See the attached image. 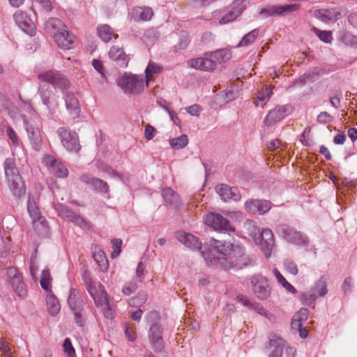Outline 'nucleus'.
<instances>
[{"mask_svg": "<svg viewBox=\"0 0 357 357\" xmlns=\"http://www.w3.org/2000/svg\"><path fill=\"white\" fill-rule=\"evenodd\" d=\"M92 64L93 68L101 75L102 77L105 78L102 61L98 59H94Z\"/></svg>", "mask_w": 357, "mask_h": 357, "instance_id": "obj_61", "label": "nucleus"}, {"mask_svg": "<svg viewBox=\"0 0 357 357\" xmlns=\"http://www.w3.org/2000/svg\"><path fill=\"white\" fill-rule=\"evenodd\" d=\"M314 15L324 22H335L342 17V13L337 8L317 10Z\"/></svg>", "mask_w": 357, "mask_h": 357, "instance_id": "obj_25", "label": "nucleus"}, {"mask_svg": "<svg viewBox=\"0 0 357 357\" xmlns=\"http://www.w3.org/2000/svg\"><path fill=\"white\" fill-rule=\"evenodd\" d=\"M310 289H314V291L318 296H324L328 293L327 282L326 278L322 275L319 280L314 284V286Z\"/></svg>", "mask_w": 357, "mask_h": 357, "instance_id": "obj_35", "label": "nucleus"}, {"mask_svg": "<svg viewBox=\"0 0 357 357\" xmlns=\"http://www.w3.org/2000/svg\"><path fill=\"white\" fill-rule=\"evenodd\" d=\"M17 26L26 33L33 36L36 33V26L31 18L21 10H17L13 15Z\"/></svg>", "mask_w": 357, "mask_h": 357, "instance_id": "obj_16", "label": "nucleus"}, {"mask_svg": "<svg viewBox=\"0 0 357 357\" xmlns=\"http://www.w3.org/2000/svg\"><path fill=\"white\" fill-rule=\"evenodd\" d=\"M108 56L110 59L116 61L120 67L124 68L128 64V56L125 53L123 48L118 46H112L108 52Z\"/></svg>", "mask_w": 357, "mask_h": 357, "instance_id": "obj_23", "label": "nucleus"}, {"mask_svg": "<svg viewBox=\"0 0 357 357\" xmlns=\"http://www.w3.org/2000/svg\"><path fill=\"white\" fill-rule=\"evenodd\" d=\"M213 250L201 252L202 257L209 266H218L225 270L232 268H242L247 266L243 261L244 248L239 244L225 241L211 239Z\"/></svg>", "mask_w": 357, "mask_h": 357, "instance_id": "obj_1", "label": "nucleus"}, {"mask_svg": "<svg viewBox=\"0 0 357 357\" xmlns=\"http://www.w3.org/2000/svg\"><path fill=\"white\" fill-rule=\"evenodd\" d=\"M317 294L314 291V289H310L308 293L301 294V300L304 305L311 306L314 303L317 298Z\"/></svg>", "mask_w": 357, "mask_h": 357, "instance_id": "obj_41", "label": "nucleus"}, {"mask_svg": "<svg viewBox=\"0 0 357 357\" xmlns=\"http://www.w3.org/2000/svg\"><path fill=\"white\" fill-rule=\"evenodd\" d=\"M285 269L291 274L296 275L298 273L296 264L290 259H287L284 261Z\"/></svg>", "mask_w": 357, "mask_h": 357, "instance_id": "obj_47", "label": "nucleus"}, {"mask_svg": "<svg viewBox=\"0 0 357 357\" xmlns=\"http://www.w3.org/2000/svg\"><path fill=\"white\" fill-rule=\"evenodd\" d=\"M258 199H252L247 201L245 203V208L246 211L250 213L255 214L258 213Z\"/></svg>", "mask_w": 357, "mask_h": 357, "instance_id": "obj_48", "label": "nucleus"}, {"mask_svg": "<svg viewBox=\"0 0 357 357\" xmlns=\"http://www.w3.org/2000/svg\"><path fill=\"white\" fill-rule=\"evenodd\" d=\"M144 271L145 266L142 261H139L136 269V277L139 282H142L144 280Z\"/></svg>", "mask_w": 357, "mask_h": 357, "instance_id": "obj_58", "label": "nucleus"}, {"mask_svg": "<svg viewBox=\"0 0 357 357\" xmlns=\"http://www.w3.org/2000/svg\"><path fill=\"white\" fill-rule=\"evenodd\" d=\"M116 83L126 94L137 95L142 93L144 89L143 75H137L126 73L118 78Z\"/></svg>", "mask_w": 357, "mask_h": 357, "instance_id": "obj_4", "label": "nucleus"}, {"mask_svg": "<svg viewBox=\"0 0 357 357\" xmlns=\"http://www.w3.org/2000/svg\"><path fill=\"white\" fill-rule=\"evenodd\" d=\"M112 243L114 248V250L112 253V257L114 258L121 252V247L122 245V241L119 238H114L112 240Z\"/></svg>", "mask_w": 357, "mask_h": 357, "instance_id": "obj_55", "label": "nucleus"}, {"mask_svg": "<svg viewBox=\"0 0 357 357\" xmlns=\"http://www.w3.org/2000/svg\"><path fill=\"white\" fill-rule=\"evenodd\" d=\"M244 227L248 230V234L255 241L258 236H259L261 231L255 226V222L252 220H247L244 225Z\"/></svg>", "mask_w": 357, "mask_h": 357, "instance_id": "obj_38", "label": "nucleus"}, {"mask_svg": "<svg viewBox=\"0 0 357 357\" xmlns=\"http://www.w3.org/2000/svg\"><path fill=\"white\" fill-rule=\"evenodd\" d=\"M259 31L258 29H255L245 34L241 40L237 45V47L248 46L253 43L257 37L259 36Z\"/></svg>", "mask_w": 357, "mask_h": 357, "instance_id": "obj_36", "label": "nucleus"}, {"mask_svg": "<svg viewBox=\"0 0 357 357\" xmlns=\"http://www.w3.org/2000/svg\"><path fill=\"white\" fill-rule=\"evenodd\" d=\"M314 33L317 34V36L319 37V38L326 43H328L331 42V40L333 38L332 34L331 31H321L317 28L314 29Z\"/></svg>", "mask_w": 357, "mask_h": 357, "instance_id": "obj_45", "label": "nucleus"}, {"mask_svg": "<svg viewBox=\"0 0 357 357\" xmlns=\"http://www.w3.org/2000/svg\"><path fill=\"white\" fill-rule=\"evenodd\" d=\"M215 190L225 202L229 200L237 202L241 199L240 192L235 187H230L227 184H220L216 186Z\"/></svg>", "mask_w": 357, "mask_h": 357, "instance_id": "obj_20", "label": "nucleus"}, {"mask_svg": "<svg viewBox=\"0 0 357 357\" xmlns=\"http://www.w3.org/2000/svg\"><path fill=\"white\" fill-rule=\"evenodd\" d=\"M8 275L10 278V283L16 294L22 298L25 297L27 294V289L23 282L22 275L14 268L8 269Z\"/></svg>", "mask_w": 357, "mask_h": 357, "instance_id": "obj_14", "label": "nucleus"}, {"mask_svg": "<svg viewBox=\"0 0 357 357\" xmlns=\"http://www.w3.org/2000/svg\"><path fill=\"white\" fill-rule=\"evenodd\" d=\"M43 162L50 172L58 177L66 178L68 175V170L59 161L53 156L47 155L45 157Z\"/></svg>", "mask_w": 357, "mask_h": 357, "instance_id": "obj_18", "label": "nucleus"}, {"mask_svg": "<svg viewBox=\"0 0 357 357\" xmlns=\"http://www.w3.org/2000/svg\"><path fill=\"white\" fill-rule=\"evenodd\" d=\"M37 78L40 82H48L58 88L62 92L63 99L70 115L73 119L79 117L81 112L79 102L75 93L68 91L71 83L65 75L56 70H48L39 73Z\"/></svg>", "mask_w": 357, "mask_h": 357, "instance_id": "obj_2", "label": "nucleus"}, {"mask_svg": "<svg viewBox=\"0 0 357 357\" xmlns=\"http://www.w3.org/2000/svg\"><path fill=\"white\" fill-rule=\"evenodd\" d=\"M51 276L49 270H43L42 272V275L40 278V285L41 287L46 290L50 291V282H51Z\"/></svg>", "mask_w": 357, "mask_h": 357, "instance_id": "obj_43", "label": "nucleus"}, {"mask_svg": "<svg viewBox=\"0 0 357 357\" xmlns=\"http://www.w3.org/2000/svg\"><path fill=\"white\" fill-rule=\"evenodd\" d=\"M274 274L280 284H281L289 292L295 293L296 289L289 283L277 268L273 269Z\"/></svg>", "mask_w": 357, "mask_h": 357, "instance_id": "obj_39", "label": "nucleus"}, {"mask_svg": "<svg viewBox=\"0 0 357 357\" xmlns=\"http://www.w3.org/2000/svg\"><path fill=\"white\" fill-rule=\"evenodd\" d=\"M286 112L284 106L276 107L267 114L264 121V124L268 127L273 126L285 116Z\"/></svg>", "mask_w": 357, "mask_h": 357, "instance_id": "obj_26", "label": "nucleus"}, {"mask_svg": "<svg viewBox=\"0 0 357 357\" xmlns=\"http://www.w3.org/2000/svg\"><path fill=\"white\" fill-rule=\"evenodd\" d=\"M53 207L56 211L58 215L63 220L72 222L75 225L82 228L88 227L89 223L68 206L59 203H54Z\"/></svg>", "mask_w": 357, "mask_h": 357, "instance_id": "obj_8", "label": "nucleus"}, {"mask_svg": "<svg viewBox=\"0 0 357 357\" xmlns=\"http://www.w3.org/2000/svg\"><path fill=\"white\" fill-rule=\"evenodd\" d=\"M162 333L163 328L159 324L155 323L151 326L149 338L155 352H161L165 347Z\"/></svg>", "mask_w": 357, "mask_h": 357, "instance_id": "obj_12", "label": "nucleus"}, {"mask_svg": "<svg viewBox=\"0 0 357 357\" xmlns=\"http://www.w3.org/2000/svg\"><path fill=\"white\" fill-rule=\"evenodd\" d=\"M66 25L59 18L51 17L45 24V29L47 32L53 34L65 31Z\"/></svg>", "mask_w": 357, "mask_h": 357, "instance_id": "obj_27", "label": "nucleus"}, {"mask_svg": "<svg viewBox=\"0 0 357 357\" xmlns=\"http://www.w3.org/2000/svg\"><path fill=\"white\" fill-rule=\"evenodd\" d=\"M137 289V284L135 282H126L123 289L122 292L126 295L129 296L131 294L134 293Z\"/></svg>", "mask_w": 357, "mask_h": 357, "instance_id": "obj_52", "label": "nucleus"}, {"mask_svg": "<svg viewBox=\"0 0 357 357\" xmlns=\"http://www.w3.org/2000/svg\"><path fill=\"white\" fill-rule=\"evenodd\" d=\"M321 73L322 69L317 67L305 72L304 77H306L307 82H313Z\"/></svg>", "mask_w": 357, "mask_h": 357, "instance_id": "obj_44", "label": "nucleus"}, {"mask_svg": "<svg viewBox=\"0 0 357 357\" xmlns=\"http://www.w3.org/2000/svg\"><path fill=\"white\" fill-rule=\"evenodd\" d=\"M162 195L167 204L172 205L174 207L178 206L179 197L172 188H164Z\"/></svg>", "mask_w": 357, "mask_h": 357, "instance_id": "obj_33", "label": "nucleus"}, {"mask_svg": "<svg viewBox=\"0 0 357 357\" xmlns=\"http://www.w3.org/2000/svg\"><path fill=\"white\" fill-rule=\"evenodd\" d=\"M250 284L252 291L259 300L267 299L271 294L268 280L260 275H254L251 278Z\"/></svg>", "mask_w": 357, "mask_h": 357, "instance_id": "obj_9", "label": "nucleus"}, {"mask_svg": "<svg viewBox=\"0 0 357 357\" xmlns=\"http://www.w3.org/2000/svg\"><path fill=\"white\" fill-rule=\"evenodd\" d=\"M333 120V117L326 112H321L317 117V121L321 124H326Z\"/></svg>", "mask_w": 357, "mask_h": 357, "instance_id": "obj_50", "label": "nucleus"}, {"mask_svg": "<svg viewBox=\"0 0 357 357\" xmlns=\"http://www.w3.org/2000/svg\"><path fill=\"white\" fill-rule=\"evenodd\" d=\"M27 210L33 222L40 218V213L33 201L29 200Z\"/></svg>", "mask_w": 357, "mask_h": 357, "instance_id": "obj_42", "label": "nucleus"}, {"mask_svg": "<svg viewBox=\"0 0 357 357\" xmlns=\"http://www.w3.org/2000/svg\"><path fill=\"white\" fill-rule=\"evenodd\" d=\"M98 305L101 306L103 314L107 319H112L114 317V311L108 300L107 294L104 290L100 293Z\"/></svg>", "mask_w": 357, "mask_h": 357, "instance_id": "obj_29", "label": "nucleus"}, {"mask_svg": "<svg viewBox=\"0 0 357 357\" xmlns=\"http://www.w3.org/2000/svg\"><path fill=\"white\" fill-rule=\"evenodd\" d=\"M286 344L287 342L281 337L275 334L271 335L266 348L273 349L271 351L267 357H282Z\"/></svg>", "mask_w": 357, "mask_h": 357, "instance_id": "obj_19", "label": "nucleus"}, {"mask_svg": "<svg viewBox=\"0 0 357 357\" xmlns=\"http://www.w3.org/2000/svg\"><path fill=\"white\" fill-rule=\"evenodd\" d=\"M277 231L287 241L293 244L306 246L309 243V240L306 236L287 225H279L277 228Z\"/></svg>", "mask_w": 357, "mask_h": 357, "instance_id": "obj_7", "label": "nucleus"}, {"mask_svg": "<svg viewBox=\"0 0 357 357\" xmlns=\"http://www.w3.org/2000/svg\"><path fill=\"white\" fill-rule=\"evenodd\" d=\"M345 140H346L345 134L342 131H339L338 133L334 137L333 142L335 144H343L344 143Z\"/></svg>", "mask_w": 357, "mask_h": 357, "instance_id": "obj_63", "label": "nucleus"}, {"mask_svg": "<svg viewBox=\"0 0 357 357\" xmlns=\"http://www.w3.org/2000/svg\"><path fill=\"white\" fill-rule=\"evenodd\" d=\"M271 95V90L266 89L264 91H262L258 93L257 99L260 101H267L270 99Z\"/></svg>", "mask_w": 357, "mask_h": 357, "instance_id": "obj_60", "label": "nucleus"}, {"mask_svg": "<svg viewBox=\"0 0 357 357\" xmlns=\"http://www.w3.org/2000/svg\"><path fill=\"white\" fill-rule=\"evenodd\" d=\"M80 180L83 183L90 185L96 191L102 193H107L109 192V185L107 183L100 178L93 177L91 174H83L80 176Z\"/></svg>", "mask_w": 357, "mask_h": 357, "instance_id": "obj_21", "label": "nucleus"}, {"mask_svg": "<svg viewBox=\"0 0 357 357\" xmlns=\"http://www.w3.org/2000/svg\"><path fill=\"white\" fill-rule=\"evenodd\" d=\"M82 303L79 292L76 289L71 288L68 298V304L70 310L72 311L82 310Z\"/></svg>", "mask_w": 357, "mask_h": 357, "instance_id": "obj_28", "label": "nucleus"}, {"mask_svg": "<svg viewBox=\"0 0 357 357\" xmlns=\"http://www.w3.org/2000/svg\"><path fill=\"white\" fill-rule=\"evenodd\" d=\"M351 280L352 279L351 277H347L344 279L342 286V290L344 294H347L351 291Z\"/></svg>", "mask_w": 357, "mask_h": 357, "instance_id": "obj_62", "label": "nucleus"}, {"mask_svg": "<svg viewBox=\"0 0 357 357\" xmlns=\"http://www.w3.org/2000/svg\"><path fill=\"white\" fill-rule=\"evenodd\" d=\"M258 213L264 214L271 208V203L266 200H258Z\"/></svg>", "mask_w": 357, "mask_h": 357, "instance_id": "obj_49", "label": "nucleus"}, {"mask_svg": "<svg viewBox=\"0 0 357 357\" xmlns=\"http://www.w3.org/2000/svg\"><path fill=\"white\" fill-rule=\"evenodd\" d=\"M204 222L216 231H234L235 230L229 221L219 213L207 214Z\"/></svg>", "mask_w": 357, "mask_h": 357, "instance_id": "obj_10", "label": "nucleus"}, {"mask_svg": "<svg viewBox=\"0 0 357 357\" xmlns=\"http://www.w3.org/2000/svg\"><path fill=\"white\" fill-rule=\"evenodd\" d=\"M3 168L10 190L15 196L20 197L25 192V185L16 167L15 159L6 158L3 162Z\"/></svg>", "mask_w": 357, "mask_h": 357, "instance_id": "obj_3", "label": "nucleus"}, {"mask_svg": "<svg viewBox=\"0 0 357 357\" xmlns=\"http://www.w3.org/2000/svg\"><path fill=\"white\" fill-rule=\"evenodd\" d=\"M97 33L99 38L105 43H108L112 40V36L118 38L117 34H114L113 29L108 24H101L97 27Z\"/></svg>", "mask_w": 357, "mask_h": 357, "instance_id": "obj_30", "label": "nucleus"}, {"mask_svg": "<svg viewBox=\"0 0 357 357\" xmlns=\"http://www.w3.org/2000/svg\"><path fill=\"white\" fill-rule=\"evenodd\" d=\"M236 299L238 302L241 303L244 306L250 309H252L256 302L252 301L243 295H238Z\"/></svg>", "mask_w": 357, "mask_h": 357, "instance_id": "obj_56", "label": "nucleus"}, {"mask_svg": "<svg viewBox=\"0 0 357 357\" xmlns=\"http://www.w3.org/2000/svg\"><path fill=\"white\" fill-rule=\"evenodd\" d=\"M259 244L266 258L271 255L272 249L275 245V239L272 231L269 229H263L255 241Z\"/></svg>", "mask_w": 357, "mask_h": 357, "instance_id": "obj_13", "label": "nucleus"}, {"mask_svg": "<svg viewBox=\"0 0 357 357\" xmlns=\"http://www.w3.org/2000/svg\"><path fill=\"white\" fill-rule=\"evenodd\" d=\"M156 133L155 128L149 124L145 126L144 137L147 140H151Z\"/></svg>", "mask_w": 357, "mask_h": 357, "instance_id": "obj_57", "label": "nucleus"}, {"mask_svg": "<svg viewBox=\"0 0 357 357\" xmlns=\"http://www.w3.org/2000/svg\"><path fill=\"white\" fill-rule=\"evenodd\" d=\"M299 7V4L271 6L269 7L262 8L259 13L261 15H264L266 17L284 15L297 10Z\"/></svg>", "mask_w": 357, "mask_h": 357, "instance_id": "obj_15", "label": "nucleus"}, {"mask_svg": "<svg viewBox=\"0 0 357 357\" xmlns=\"http://www.w3.org/2000/svg\"><path fill=\"white\" fill-rule=\"evenodd\" d=\"M162 70V66L154 63L153 61H149L146 70H145V79H146V85L148 86L149 82L151 77L160 73Z\"/></svg>", "mask_w": 357, "mask_h": 357, "instance_id": "obj_34", "label": "nucleus"}, {"mask_svg": "<svg viewBox=\"0 0 357 357\" xmlns=\"http://www.w3.org/2000/svg\"><path fill=\"white\" fill-rule=\"evenodd\" d=\"M220 54L219 52H215L209 54L208 57H199L190 59L188 64L190 67L205 71H211L217 66L215 59Z\"/></svg>", "mask_w": 357, "mask_h": 357, "instance_id": "obj_11", "label": "nucleus"}, {"mask_svg": "<svg viewBox=\"0 0 357 357\" xmlns=\"http://www.w3.org/2000/svg\"><path fill=\"white\" fill-rule=\"evenodd\" d=\"M139 18L143 21L150 20L153 15V10L149 7H143L139 9L137 12Z\"/></svg>", "mask_w": 357, "mask_h": 357, "instance_id": "obj_46", "label": "nucleus"}, {"mask_svg": "<svg viewBox=\"0 0 357 357\" xmlns=\"http://www.w3.org/2000/svg\"><path fill=\"white\" fill-rule=\"evenodd\" d=\"M39 81L38 93L43 104L46 107L50 114L55 112L59 107V96L56 95L48 82Z\"/></svg>", "mask_w": 357, "mask_h": 357, "instance_id": "obj_5", "label": "nucleus"}, {"mask_svg": "<svg viewBox=\"0 0 357 357\" xmlns=\"http://www.w3.org/2000/svg\"><path fill=\"white\" fill-rule=\"evenodd\" d=\"M185 109L188 113L192 116H198L200 112L199 106L196 104L186 107Z\"/></svg>", "mask_w": 357, "mask_h": 357, "instance_id": "obj_64", "label": "nucleus"}, {"mask_svg": "<svg viewBox=\"0 0 357 357\" xmlns=\"http://www.w3.org/2000/svg\"><path fill=\"white\" fill-rule=\"evenodd\" d=\"M54 39L57 45L63 50H70L74 43V36L70 33L67 27L65 31L55 33Z\"/></svg>", "mask_w": 357, "mask_h": 357, "instance_id": "obj_22", "label": "nucleus"}, {"mask_svg": "<svg viewBox=\"0 0 357 357\" xmlns=\"http://www.w3.org/2000/svg\"><path fill=\"white\" fill-rule=\"evenodd\" d=\"M245 9V4L238 5L233 8L220 20V24H225L234 20Z\"/></svg>", "mask_w": 357, "mask_h": 357, "instance_id": "obj_31", "label": "nucleus"}, {"mask_svg": "<svg viewBox=\"0 0 357 357\" xmlns=\"http://www.w3.org/2000/svg\"><path fill=\"white\" fill-rule=\"evenodd\" d=\"M47 311L52 316L57 314L61 309L59 302L56 296L50 292L46 298Z\"/></svg>", "mask_w": 357, "mask_h": 357, "instance_id": "obj_32", "label": "nucleus"}, {"mask_svg": "<svg viewBox=\"0 0 357 357\" xmlns=\"http://www.w3.org/2000/svg\"><path fill=\"white\" fill-rule=\"evenodd\" d=\"M94 260L97 262L102 271H106L108 268V263L102 252L94 253L93 255Z\"/></svg>", "mask_w": 357, "mask_h": 357, "instance_id": "obj_40", "label": "nucleus"}, {"mask_svg": "<svg viewBox=\"0 0 357 357\" xmlns=\"http://www.w3.org/2000/svg\"><path fill=\"white\" fill-rule=\"evenodd\" d=\"M24 124L32 147L34 150L39 151L43 142L40 128L25 119Z\"/></svg>", "mask_w": 357, "mask_h": 357, "instance_id": "obj_17", "label": "nucleus"}, {"mask_svg": "<svg viewBox=\"0 0 357 357\" xmlns=\"http://www.w3.org/2000/svg\"><path fill=\"white\" fill-rule=\"evenodd\" d=\"M190 43V38L187 35H182L180 37L179 41L175 45L176 50H181L187 48Z\"/></svg>", "mask_w": 357, "mask_h": 357, "instance_id": "obj_51", "label": "nucleus"}, {"mask_svg": "<svg viewBox=\"0 0 357 357\" xmlns=\"http://www.w3.org/2000/svg\"><path fill=\"white\" fill-rule=\"evenodd\" d=\"M6 134L14 146H17L19 145V138L15 130L10 126L7 128Z\"/></svg>", "mask_w": 357, "mask_h": 357, "instance_id": "obj_54", "label": "nucleus"}, {"mask_svg": "<svg viewBox=\"0 0 357 357\" xmlns=\"http://www.w3.org/2000/svg\"><path fill=\"white\" fill-rule=\"evenodd\" d=\"M63 349L66 353L68 354L69 357H73L75 354V351L72 345L71 341L69 338H66L63 342Z\"/></svg>", "mask_w": 357, "mask_h": 357, "instance_id": "obj_53", "label": "nucleus"}, {"mask_svg": "<svg viewBox=\"0 0 357 357\" xmlns=\"http://www.w3.org/2000/svg\"><path fill=\"white\" fill-rule=\"evenodd\" d=\"M176 236L178 241L192 250H200L202 248V243L198 238L190 234L178 231L176 233Z\"/></svg>", "mask_w": 357, "mask_h": 357, "instance_id": "obj_24", "label": "nucleus"}, {"mask_svg": "<svg viewBox=\"0 0 357 357\" xmlns=\"http://www.w3.org/2000/svg\"><path fill=\"white\" fill-rule=\"evenodd\" d=\"M188 138L186 135H181L178 137L172 138L169 140V144L172 149L179 150L187 146Z\"/></svg>", "mask_w": 357, "mask_h": 357, "instance_id": "obj_37", "label": "nucleus"}, {"mask_svg": "<svg viewBox=\"0 0 357 357\" xmlns=\"http://www.w3.org/2000/svg\"><path fill=\"white\" fill-rule=\"evenodd\" d=\"M57 134L62 145L67 151L77 153L80 150L81 145L79 144L78 135L76 132L62 127L58 128Z\"/></svg>", "mask_w": 357, "mask_h": 357, "instance_id": "obj_6", "label": "nucleus"}, {"mask_svg": "<svg viewBox=\"0 0 357 357\" xmlns=\"http://www.w3.org/2000/svg\"><path fill=\"white\" fill-rule=\"evenodd\" d=\"M309 311L307 308L302 307L299 310V311L294 315L295 317H297L302 322L305 323L308 317Z\"/></svg>", "mask_w": 357, "mask_h": 357, "instance_id": "obj_59", "label": "nucleus"}]
</instances>
